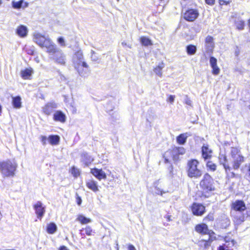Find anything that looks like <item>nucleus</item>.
I'll list each match as a JSON object with an SVG mask.
<instances>
[{"label": "nucleus", "instance_id": "nucleus-45", "mask_svg": "<svg viewBox=\"0 0 250 250\" xmlns=\"http://www.w3.org/2000/svg\"><path fill=\"white\" fill-rule=\"evenodd\" d=\"M216 0H205L206 4L209 6H213L215 3Z\"/></svg>", "mask_w": 250, "mask_h": 250}, {"label": "nucleus", "instance_id": "nucleus-10", "mask_svg": "<svg viewBox=\"0 0 250 250\" xmlns=\"http://www.w3.org/2000/svg\"><path fill=\"white\" fill-rule=\"evenodd\" d=\"M195 230L198 233L202 235H213L212 233H215L212 230H209L208 226L205 223L197 224L195 226Z\"/></svg>", "mask_w": 250, "mask_h": 250}, {"label": "nucleus", "instance_id": "nucleus-58", "mask_svg": "<svg viewBox=\"0 0 250 250\" xmlns=\"http://www.w3.org/2000/svg\"><path fill=\"white\" fill-rule=\"evenodd\" d=\"M122 44L125 45V43H124V42H122Z\"/></svg>", "mask_w": 250, "mask_h": 250}, {"label": "nucleus", "instance_id": "nucleus-41", "mask_svg": "<svg viewBox=\"0 0 250 250\" xmlns=\"http://www.w3.org/2000/svg\"><path fill=\"white\" fill-rule=\"evenodd\" d=\"M75 55L76 59L77 61H79V62H81V60L83 59V55L82 52L81 50L76 51L75 53Z\"/></svg>", "mask_w": 250, "mask_h": 250}, {"label": "nucleus", "instance_id": "nucleus-26", "mask_svg": "<svg viewBox=\"0 0 250 250\" xmlns=\"http://www.w3.org/2000/svg\"><path fill=\"white\" fill-rule=\"evenodd\" d=\"M49 144L52 146L58 145L60 141V137L58 135H50L48 137Z\"/></svg>", "mask_w": 250, "mask_h": 250}, {"label": "nucleus", "instance_id": "nucleus-16", "mask_svg": "<svg viewBox=\"0 0 250 250\" xmlns=\"http://www.w3.org/2000/svg\"><path fill=\"white\" fill-rule=\"evenodd\" d=\"M90 173L99 180L106 178V174L102 169L92 168L90 169Z\"/></svg>", "mask_w": 250, "mask_h": 250}, {"label": "nucleus", "instance_id": "nucleus-5", "mask_svg": "<svg viewBox=\"0 0 250 250\" xmlns=\"http://www.w3.org/2000/svg\"><path fill=\"white\" fill-rule=\"evenodd\" d=\"M186 153V149L183 146H173L167 150L163 155L165 163H169V158H171L174 162L179 160V156L183 155Z\"/></svg>", "mask_w": 250, "mask_h": 250}, {"label": "nucleus", "instance_id": "nucleus-17", "mask_svg": "<svg viewBox=\"0 0 250 250\" xmlns=\"http://www.w3.org/2000/svg\"><path fill=\"white\" fill-rule=\"evenodd\" d=\"M209 63L210 66L212 68V73L215 75H218L220 73V70L217 65V59L213 56L210 57L209 58Z\"/></svg>", "mask_w": 250, "mask_h": 250}, {"label": "nucleus", "instance_id": "nucleus-47", "mask_svg": "<svg viewBox=\"0 0 250 250\" xmlns=\"http://www.w3.org/2000/svg\"><path fill=\"white\" fill-rule=\"evenodd\" d=\"M175 98L174 95H169L167 98V101L169 102L171 104H172L174 102Z\"/></svg>", "mask_w": 250, "mask_h": 250}, {"label": "nucleus", "instance_id": "nucleus-1", "mask_svg": "<svg viewBox=\"0 0 250 250\" xmlns=\"http://www.w3.org/2000/svg\"><path fill=\"white\" fill-rule=\"evenodd\" d=\"M230 154L231 158L232 159V167H231L227 163L226 157H225V162L222 164L225 169L226 178L228 180L236 177V174L232 170H238L241 164L245 161V158L241 154L240 148L239 147H231Z\"/></svg>", "mask_w": 250, "mask_h": 250}, {"label": "nucleus", "instance_id": "nucleus-23", "mask_svg": "<svg viewBox=\"0 0 250 250\" xmlns=\"http://www.w3.org/2000/svg\"><path fill=\"white\" fill-rule=\"evenodd\" d=\"M82 162L86 166H89L93 161V159L86 152L81 154Z\"/></svg>", "mask_w": 250, "mask_h": 250}, {"label": "nucleus", "instance_id": "nucleus-21", "mask_svg": "<svg viewBox=\"0 0 250 250\" xmlns=\"http://www.w3.org/2000/svg\"><path fill=\"white\" fill-rule=\"evenodd\" d=\"M11 4L12 7L16 9H20L21 7L24 8L28 6V3L27 1H24V0H20L18 1L13 0Z\"/></svg>", "mask_w": 250, "mask_h": 250}, {"label": "nucleus", "instance_id": "nucleus-14", "mask_svg": "<svg viewBox=\"0 0 250 250\" xmlns=\"http://www.w3.org/2000/svg\"><path fill=\"white\" fill-rule=\"evenodd\" d=\"M213 151L208 145H204L201 147L202 157L204 161L210 159L212 157Z\"/></svg>", "mask_w": 250, "mask_h": 250}, {"label": "nucleus", "instance_id": "nucleus-39", "mask_svg": "<svg viewBox=\"0 0 250 250\" xmlns=\"http://www.w3.org/2000/svg\"><path fill=\"white\" fill-rule=\"evenodd\" d=\"M205 42L207 44H209L212 47H214L213 38L212 36H208L205 39Z\"/></svg>", "mask_w": 250, "mask_h": 250}, {"label": "nucleus", "instance_id": "nucleus-52", "mask_svg": "<svg viewBox=\"0 0 250 250\" xmlns=\"http://www.w3.org/2000/svg\"><path fill=\"white\" fill-rule=\"evenodd\" d=\"M59 250H69L66 247L64 246H62L59 248Z\"/></svg>", "mask_w": 250, "mask_h": 250}, {"label": "nucleus", "instance_id": "nucleus-9", "mask_svg": "<svg viewBox=\"0 0 250 250\" xmlns=\"http://www.w3.org/2000/svg\"><path fill=\"white\" fill-rule=\"evenodd\" d=\"M247 208L245 202L242 200H237L231 203L230 209L235 212L242 213Z\"/></svg>", "mask_w": 250, "mask_h": 250}, {"label": "nucleus", "instance_id": "nucleus-33", "mask_svg": "<svg viewBox=\"0 0 250 250\" xmlns=\"http://www.w3.org/2000/svg\"><path fill=\"white\" fill-rule=\"evenodd\" d=\"M206 167L208 170L215 171L217 169V165L211 161H208L206 164Z\"/></svg>", "mask_w": 250, "mask_h": 250}, {"label": "nucleus", "instance_id": "nucleus-59", "mask_svg": "<svg viewBox=\"0 0 250 250\" xmlns=\"http://www.w3.org/2000/svg\"><path fill=\"white\" fill-rule=\"evenodd\" d=\"M117 1H119V0H117Z\"/></svg>", "mask_w": 250, "mask_h": 250}, {"label": "nucleus", "instance_id": "nucleus-55", "mask_svg": "<svg viewBox=\"0 0 250 250\" xmlns=\"http://www.w3.org/2000/svg\"><path fill=\"white\" fill-rule=\"evenodd\" d=\"M1 112H2V106L0 104V115H1Z\"/></svg>", "mask_w": 250, "mask_h": 250}, {"label": "nucleus", "instance_id": "nucleus-18", "mask_svg": "<svg viewBox=\"0 0 250 250\" xmlns=\"http://www.w3.org/2000/svg\"><path fill=\"white\" fill-rule=\"evenodd\" d=\"M85 185L88 189L94 192H97L99 190L98 183L93 179H89L86 181Z\"/></svg>", "mask_w": 250, "mask_h": 250}, {"label": "nucleus", "instance_id": "nucleus-2", "mask_svg": "<svg viewBox=\"0 0 250 250\" xmlns=\"http://www.w3.org/2000/svg\"><path fill=\"white\" fill-rule=\"evenodd\" d=\"M199 185L201 191L196 193L195 200H201L210 198L214 194L216 188L213 178L208 173H205L200 181Z\"/></svg>", "mask_w": 250, "mask_h": 250}, {"label": "nucleus", "instance_id": "nucleus-44", "mask_svg": "<svg viewBox=\"0 0 250 250\" xmlns=\"http://www.w3.org/2000/svg\"><path fill=\"white\" fill-rule=\"evenodd\" d=\"M76 199L77 204L79 206H80L82 204V200L81 197L78 195V193H76Z\"/></svg>", "mask_w": 250, "mask_h": 250}, {"label": "nucleus", "instance_id": "nucleus-37", "mask_svg": "<svg viewBox=\"0 0 250 250\" xmlns=\"http://www.w3.org/2000/svg\"><path fill=\"white\" fill-rule=\"evenodd\" d=\"M245 215L241 214L240 216H235L234 217L233 221L237 225L242 224L245 221Z\"/></svg>", "mask_w": 250, "mask_h": 250}, {"label": "nucleus", "instance_id": "nucleus-15", "mask_svg": "<svg viewBox=\"0 0 250 250\" xmlns=\"http://www.w3.org/2000/svg\"><path fill=\"white\" fill-rule=\"evenodd\" d=\"M74 67L81 75H84L88 69V65L85 62H77L74 63Z\"/></svg>", "mask_w": 250, "mask_h": 250}, {"label": "nucleus", "instance_id": "nucleus-13", "mask_svg": "<svg viewBox=\"0 0 250 250\" xmlns=\"http://www.w3.org/2000/svg\"><path fill=\"white\" fill-rule=\"evenodd\" d=\"M57 107V105L55 103L48 102L42 107V112L45 115L50 116Z\"/></svg>", "mask_w": 250, "mask_h": 250}, {"label": "nucleus", "instance_id": "nucleus-3", "mask_svg": "<svg viewBox=\"0 0 250 250\" xmlns=\"http://www.w3.org/2000/svg\"><path fill=\"white\" fill-rule=\"evenodd\" d=\"M199 161L196 159H190L188 161L186 172L189 178L198 179L201 177L203 171L199 167Z\"/></svg>", "mask_w": 250, "mask_h": 250}, {"label": "nucleus", "instance_id": "nucleus-20", "mask_svg": "<svg viewBox=\"0 0 250 250\" xmlns=\"http://www.w3.org/2000/svg\"><path fill=\"white\" fill-rule=\"evenodd\" d=\"M46 49V52L48 54H55L59 51L56 45L54 44L51 40L43 47Z\"/></svg>", "mask_w": 250, "mask_h": 250}, {"label": "nucleus", "instance_id": "nucleus-50", "mask_svg": "<svg viewBox=\"0 0 250 250\" xmlns=\"http://www.w3.org/2000/svg\"><path fill=\"white\" fill-rule=\"evenodd\" d=\"M128 250H136L134 246L131 244L128 246Z\"/></svg>", "mask_w": 250, "mask_h": 250}, {"label": "nucleus", "instance_id": "nucleus-25", "mask_svg": "<svg viewBox=\"0 0 250 250\" xmlns=\"http://www.w3.org/2000/svg\"><path fill=\"white\" fill-rule=\"evenodd\" d=\"M12 104L14 108L19 109L21 107V99L20 96L12 97Z\"/></svg>", "mask_w": 250, "mask_h": 250}, {"label": "nucleus", "instance_id": "nucleus-29", "mask_svg": "<svg viewBox=\"0 0 250 250\" xmlns=\"http://www.w3.org/2000/svg\"><path fill=\"white\" fill-rule=\"evenodd\" d=\"M76 220L82 225L87 224L91 222V220L90 218H86L82 214L78 215Z\"/></svg>", "mask_w": 250, "mask_h": 250}, {"label": "nucleus", "instance_id": "nucleus-35", "mask_svg": "<svg viewBox=\"0 0 250 250\" xmlns=\"http://www.w3.org/2000/svg\"><path fill=\"white\" fill-rule=\"evenodd\" d=\"M235 25L238 30H241L244 28L245 22L243 20H238L235 21Z\"/></svg>", "mask_w": 250, "mask_h": 250}, {"label": "nucleus", "instance_id": "nucleus-46", "mask_svg": "<svg viewBox=\"0 0 250 250\" xmlns=\"http://www.w3.org/2000/svg\"><path fill=\"white\" fill-rule=\"evenodd\" d=\"M58 42L62 45V46H65V44L64 42V41L62 37H59L58 39Z\"/></svg>", "mask_w": 250, "mask_h": 250}, {"label": "nucleus", "instance_id": "nucleus-40", "mask_svg": "<svg viewBox=\"0 0 250 250\" xmlns=\"http://www.w3.org/2000/svg\"><path fill=\"white\" fill-rule=\"evenodd\" d=\"M85 230V234L88 236H91L93 233V230L90 226H87L85 228H83L80 231Z\"/></svg>", "mask_w": 250, "mask_h": 250}, {"label": "nucleus", "instance_id": "nucleus-8", "mask_svg": "<svg viewBox=\"0 0 250 250\" xmlns=\"http://www.w3.org/2000/svg\"><path fill=\"white\" fill-rule=\"evenodd\" d=\"M213 235L208 236V240L202 239L198 242V246L202 250H207L210 246L212 242L217 239L215 233H212Z\"/></svg>", "mask_w": 250, "mask_h": 250}, {"label": "nucleus", "instance_id": "nucleus-42", "mask_svg": "<svg viewBox=\"0 0 250 250\" xmlns=\"http://www.w3.org/2000/svg\"><path fill=\"white\" fill-rule=\"evenodd\" d=\"M232 2V0H218V3L220 6L229 5Z\"/></svg>", "mask_w": 250, "mask_h": 250}, {"label": "nucleus", "instance_id": "nucleus-24", "mask_svg": "<svg viewBox=\"0 0 250 250\" xmlns=\"http://www.w3.org/2000/svg\"><path fill=\"white\" fill-rule=\"evenodd\" d=\"M16 33L20 37L24 38L27 35L28 30L27 27L23 25H19L17 28Z\"/></svg>", "mask_w": 250, "mask_h": 250}, {"label": "nucleus", "instance_id": "nucleus-19", "mask_svg": "<svg viewBox=\"0 0 250 250\" xmlns=\"http://www.w3.org/2000/svg\"><path fill=\"white\" fill-rule=\"evenodd\" d=\"M66 116L64 113L61 110L56 111L53 115V119L56 122H59L64 123L66 121Z\"/></svg>", "mask_w": 250, "mask_h": 250}, {"label": "nucleus", "instance_id": "nucleus-34", "mask_svg": "<svg viewBox=\"0 0 250 250\" xmlns=\"http://www.w3.org/2000/svg\"><path fill=\"white\" fill-rule=\"evenodd\" d=\"M70 172L75 178H77L81 175V171L75 166H72L70 167Z\"/></svg>", "mask_w": 250, "mask_h": 250}, {"label": "nucleus", "instance_id": "nucleus-27", "mask_svg": "<svg viewBox=\"0 0 250 250\" xmlns=\"http://www.w3.org/2000/svg\"><path fill=\"white\" fill-rule=\"evenodd\" d=\"M188 136L187 133H181L176 137V142L178 145H184L187 140Z\"/></svg>", "mask_w": 250, "mask_h": 250}, {"label": "nucleus", "instance_id": "nucleus-6", "mask_svg": "<svg viewBox=\"0 0 250 250\" xmlns=\"http://www.w3.org/2000/svg\"><path fill=\"white\" fill-rule=\"evenodd\" d=\"M189 208L192 215L195 216H202L206 212V206L201 203L194 202Z\"/></svg>", "mask_w": 250, "mask_h": 250}, {"label": "nucleus", "instance_id": "nucleus-11", "mask_svg": "<svg viewBox=\"0 0 250 250\" xmlns=\"http://www.w3.org/2000/svg\"><path fill=\"white\" fill-rule=\"evenodd\" d=\"M50 39L40 33H37L34 36V42L41 47L43 48Z\"/></svg>", "mask_w": 250, "mask_h": 250}, {"label": "nucleus", "instance_id": "nucleus-30", "mask_svg": "<svg viewBox=\"0 0 250 250\" xmlns=\"http://www.w3.org/2000/svg\"><path fill=\"white\" fill-rule=\"evenodd\" d=\"M197 50V47L195 45L189 44L186 47V52L188 55L192 56L194 55Z\"/></svg>", "mask_w": 250, "mask_h": 250}, {"label": "nucleus", "instance_id": "nucleus-7", "mask_svg": "<svg viewBox=\"0 0 250 250\" xmlns=\"http://www.w3.org/2000/svg\"><path fill=\"white\" fill-rule=\"evenodd\" d=\"M199 16V12L196 8H188L182 14L183 19L188 22L195 21Z\"/></svg>", "mask_w": 250, "mask_h": 250}, {"label": "nucleus", "instance_id": "nucleus-54", "mask_svg": "<svg viewBox=\"0 0 250 250\" xmlns=\"http://www.w3.org/2000/svg\"><path fill=\"white\" fill-rule=\"evenodd\" d=\"M247 24L249 29H250V18L248 20Z\"/></svg>", "mask_w": 250, "mask_h": 250}, {"label": "nucleus", "instance_id": "nucleus-51", "mask_svg": "<svg viewBox=\"0 0 250 250\" xmlns=\"http://www.w3.org/2000/svg\"><path fill=\"white\" fill-rule=\"evenodd\" d=\"M165 217L166 219V220H167V221H171V216L170 215H167Z\"/></svg>", "mask_w": 250, "mask_h": 250}, {"label": "nucleus", "instance_id": "nucleus-43", "mask_svg": "<svg viewBox=\"0 0 250 250\" xmlns=\"http://www.w3.org/2000/svg\"><path fill=\"white\" fill-rule=\"evenodd\" d=\"M47 139L48 138H47L45 136L42 135L40 137L41 142L43 145H45L46 144V141Z\"/></svg>", "mask_w": 250, "mask_h": 250}, {"label": "nucleus", "instance_id": "nucleus-12", "mask_svg": "<svg viewBox=\"0 0 250 250\" xmlns=\"http://www.w3.org/2000/svg\"><path fill=\"white\" fill-rule=\"evenodd\" d=\"M33 208L37 218L41 220L45 212V207L42 206V204L40 201H38L34 205Z\"/></svg>", "mask_w": 250, "mask_h": 250}, {"label": "nucleus", "instance_id": "nucleus-22", "mask_svg": "<svg viewBox=\"0 0 250 250\" xmlns=\"http://www.w3.org/2000/svg\"><path fill=\"white\" fill-rule=\"evenodd\" d=\"M33 73V71L31 68H25L21 71V76L24 80H30Z\"/></svg>", "mask_w": 250, "mask_h": 250}, {"label": "nucleus", "instance_id": "nucleus-32", "mask_svg": "<svg viewBox=\"0 0 250 250\" xmlns=\"http://www.w3.org/2000/svg\"><path fill=\"white\" fill-rule=\"evenodd\" d=\"M164 67V63L162 62L159 63L158 65L155 67L153 69L155 73L160 77L162 76V70Z\"/></svg>", "mask_w": 250, "mask_h": 250}, {"label": "nucleus", "instance_id": "nucleus-53", "mask_svg": "<svg viewBox=\"0 0 250 250\" xmlns=\"http://www.w3.org/2000/svg\"><path fill=\"white\" fill-rule=\"evenodd\" d=\"M247 171L248 173V176L250 178V165L249 166L248 168L247 169Z\"/></svg>", "mask_w": 250, "mask_h": 250}, {"label": "nucleus", "instance_id": "nucleus-28", "mask_svg": "<svg viewBox=\"0 0 250 250\" xmlns=\"http://www.w3.org/2000/svg\"><path fill=\"white\" fill-rule=\"evenodd\" d=\"M57 230V227L56 225L53 222L50 223L47 225L46 231L49 234H53Z\"/></svg>", "mask_w": 250, "mask_h": 250}, {"label": "nucleus", "instance_id": "nucleus-57", "mask_svg": "<svg viewBox=\"0 0 250 250\" xmlns=\"http://www.w3.org/2000/svg\"><path fill=\"white\" fill-rule=\"evenodd\" d=\"M122 44L125 45V43H124V42H122Z\"/></svg>", "mask_w": 250, "mask_h": 250}, {"label": "nucleus", "instance_id": "nucleus-56", "mask_svg": "<svg viewBox=\"0 0 250 250\" xmlns=\"http://www.w3.org/2000/svg\"><path fill=\"white\" fill-rule=\"evenodd\" d=\"M80 234H81V235L82 236H83V235H84V234H83V233H81V232L80 233Z\"/></svg>", "mask_w": 250, "mask_h": 250}, {"label": "nucleus", "instance_id": "nucleus-36", "mask_svg": "<svg viewBox=\"0 0 250 250\" xmlns=\"http://www.w3.org/2000/svg\"><path fill=\"white\" fill-rule=\"evenodd\" d=\"M55 61L56 63L60 64L61 65H64L65 63V59L64 56L61 54L60 56L56 57L55 59Z\"/></svg>", "mask_w": 250, "mask_h": 250}, {"label": "nucleus", "instance_id": "nucleus-4", "mask_svg": "<svg viewBox=\"0 0 250 250\" xmlns=\"http://www.w3.org/2000/svg\"><path fill=\"white\" fill-rule=\"evenodd\" d=\"M18 167L14 160L7 159L0 161V172L3 177H13Z\"/></svg>", "mask_w": 250, "mask_h": 250}, {"label": "nucleus", "instance_id": "nucleus-38", "mask_svg": "<svg viewBox=\"0 0 250 250\" xmlns=\"http://www.w3.org/2000/svg\"><path fill=\"white\" fill-rule=\"evenodd\" d=\"M214 214L212 212H209L206 216L203 218V221L205 222H212L214 221Z\"/></svg>", "mask_w": 250, "mask_h": 250}, {"label": "nucleus", "instance_id": "nucleus-49", "mask_svg": "<svg viewBox=\"0 0 250 250\" xmlns=\"http://www.w3.org/2000/svg\"><path fill=\"white\" fill-rule=\"evenodd\" d=\"M240 53V49L238 48V47H236V49L235 50L234 54L236 57H238Z\"/></svg>", "mask_w": 250, "mask_h": 250}, {"label": "nucleus", "instance_id": "nucleus-31", "mask_svg": "<svg viewBox=\"0 0 250 250\" xmlns=\"http://www.w3.org/2000/svg\"><path fill=\"white\" fill-rule=\"evenodd\" d=\"M140 42L142 45L147 46L153 44L152 41L148 38L145 36H142L140 38Z\"/></svg>", "mask_w": 250, "mask_h": 250}, {"label": "nucleus", "instance_id": "nucleus-48", "mask_svg": "<svg viewBox=\"0 0 250 250\" xmlns=\"http://www.w3.org/2000/svg\"><path fill=\"white\" fill-rule=\"evenodd\" d=\"M185 103L188 105H190V106L192 105V101H191V100L189 98H188V97H187V98L185 100Z\"/></svg>", "mask_w": 250, "mask_h": 250}]
</instances>
